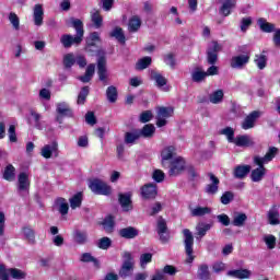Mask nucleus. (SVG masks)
Here are the masks:
<instances>
[{"mask_svg": "<svg viewBox=\"0 0 280 280\" xmlns=\"http://www.w3.org/2000/svg\"><path fill=\"white\" fill-rule=\"evenodd\" d=\"M279 154V149L271 147L265 154V156L256 155L254 156V163L258 167L252 171V180L253 183H260V180H264V176H266V167L265 165H268Z\"/></svg>", "mask_w": 280, "mask_h": 280, "instance_id": "f257e3e1", "label": "nucleus"}, {"mask_svg": "<svg viewBox=\"0 0 280 280\" xmlns=\"http://www.w3.org/2000/svg\"><path fill=\"white\" fill-rule=\"evenodd\" d=\"M72 27H74L77 35H62L60 38V43L63 45L66 49H69L71 45H80L82 39L84 38V23L81 22L80 19H71Z\"/></svg>", "mask_w": 280, "mask_h": 280, "instance_id": "f03ea898", "label": "nucleus"}, {"mask_svg": "<svg viewBox=\"0 0 280 280\" xmlns=\"http://www.w3.org/2000/svg\"><path fill=\"white\" fill-rule=\"evenodd\" d=\"M184 235V245H185V253H186V264H194V234L189 229L183 230Z\"/></svg>", "mask_w": 280, "mask_h": 280, "instance_id": "7ed1b4c3", "label": "nucleus"}, {"mask_svg": "<svg viewBox=\"0 0 280 280\" xmlns=\"http://www.w3.org/2000/svg\"><path fill=\"white\" fill-rule=\"evenodd\" d=\"M89 187L96 196H110L113 194V188L102 179H92Z\"/></svg>", "mask_w": 280, "mask_h": 280, "instance_id": "20e7f679", "label": "nucleus"}, {"mask_svg": "<svg viewBox=\"0 0 280 280\" xmlns=\"http://www.w3.org/2000/svg\"><path fill=\"white\" fill-rule=\"evenodd\" d=\"M174 115V107H159L156 116V126L158 128H163L167 125V119Z\"/></svg>", "mask_w": 280, "mask_h": 280, "instance_id": "39448f33", "label": "nucleus"}, {"mask_svg": "<svg viewBox=\"0 0 280 280\" xmlns=\"http://www.w3.org/2000/svg\"><path fill=\"white\" fill-rule=\"evenodd\" d=\"M124 264L119 271L120 277H130L132 275V269L135 268V260L132 259V254L129 252H125L124 255Z\"/></svg>", "mask_w": 280, "mask_h": 280, "instance_id": "423d86ee", "label": "nucleus"}, {"mask_svg": "<svg viewBox=\"0 0 280 280\" xmlns=\"http://www.w3.org/2000/svg\"><path fill=\"white\" fill-rule=\"evenodd\" d=\"M222 51V46L213 40L208 45L207 49V61L208 65H215L218 62V52Z\"/></svg>", "mask_w": 280, "mask_h": 280, "instance_id": "0eeeda50", "label": "nucleus"}, {"mask_svg": "<svg viewBox=\"0 0 280 280\" xmlns=\"http://www.w3.org/2000/svg\"><path fill=\"white\" fill-rule=\"evenodd\" d=\"M150 79L153 80V82H155V86H158V89H160L161 91H164L165 93L170 91V86H167V79L159 71L151 70Z\"/></svg>", "mask_w": 280, "mask_h": 280, "instance_id": "6e6552de", "label": "nucleus"}, {"mask_svg": "<svg viewBox=\"0 0 280 280\" xmlns=\"http://www.w3.org/2000/svg\"><path fill=\"white\" fill-rule=\"evenodd\" d=\"M30 174L26 172H21L18 175V191L23 196V194H30Z\"/></svg>", "mask_w": 280, "mask_h": 280, "instance_id": "1a4fd4ad", "label": "nucleus"}, {"mask_svg": "<svg viewBox=\"0 0 280 280\" xmlns=\"http://www.w3.org/2000/svg\"><path fill=\"white\" fill-rule=\"evenodd\" d=\"M185 172V159L183 158H175L171 162V168L168 171L170 176H178Z\"/></svg>", "mask_w": 280, "mask_h": 280, "instance_id": "9d476101", "label": "nucleus"}, {"mask_svg": "<svg viewBox=\"0 0 280 280\" xmlns=\"http://www.w3.org/2000/svg\"><path fill=\"white\" fill-rule=\"evenodd\" d=\"M237 8V0H223L219 9L221 16H231L233 10Z\"/></svg>", "mask_w": 280, "mask_h": 280, "instance_id": "9b49d317", "label": "nucleus"}, {"mask_svg": "<svg viewBox=\"0 0 280 280\" xmlns=\"http://www.w3.org/2000/svg\"><path fill=\"white\" fill-rule=\"evenodd\" d=\"M250 60V51H246L244 55L234 56L231 59L232 69H242V67L248 65Z\"/></svg>", "mask_w": 280, "mask_h": 280, "instance_id": "f8f14e48", "label": "nucleus"}, {"mask_svg": "<svg viewBox=\"0 0 280 280\" xmlns=\"http://www.w3.org/2000/svg\"><path fill=\"white\" fill-rule=\"evenodd\" d=\"M176 156V147L167 145L161 151V161L163 167H167V161H172Z\"/></svg>", "mask_w": 280, "mask_h": 280, "instance_id": "ddd939ff", "label": "nucleus"}, {"mask_svg": "<svg viewBox=\"0 0 280 280\" xmlns=\"http://www.w3.org/2000/svg\"><path fill=\"white\" fill-rule=\"evenodd\" d=\"M118 202L124 211H132V192L118 195Z\"/></svg>", "mask_w": 280, "mask_h": 280, "instance_id": "4468645a", "label": "nucleus"}, {"mask_svg": "<svg viewBox=\"0 0 280 280\" xmlns=\"http://www.w3.org/2000/svg\"><path fill=\"white\" fill-rule=\"evenodd\" d=\"M261 113L254 110L247 117H245L244 121L242 122L241 127L243 130H250V128H255V121L259 119Z\"/></svg>", "mask_w": 280, "mask_h": 280, "instance_id": "2eb2a0df", "label": "nucleus"}, {"mask_svg": "<svg viewBox=\"0 0 280 280\" xmlns=\"http://www.w3.org/2000/svg\"><path fill=\"white\" fill-rule=\"evenodd\" d=\"M211 184H208L205 188L206 194H208V196H215V194H218V190L220 189L219 185H220V179H218V177H215V175H213V173L209 174Z\"/></svg>", "mask_w": 280, "mask_h": 280, "instance_id": "dca6fc26", "label": "nucleus"}, {"mask_svg": "<svg viewBox=\"0 0 280 280\" xmlns=\"http://www.w3.org/2000/svg\"><path fill=\"white\" fill-rule=\"evenodd\" d=\"M54 154H58V142L54 141L50 144H45L42 148L40 155L44 159H51Z\"/></svg>", "mask_w": 280, "mask_h": 280, "instance_id": "f3484780", "label": "nucleus"}, {"mask_svg": "<svg viewBox=\"0 0 280 280\" xmlns=\"http://www.w3.org/2000/svg\"><path fill=\"white\" fill-rule=\"evenodd\" d=\"M232 143H235L237 148H253L255 145V141L248 135L237 136Z\"/></svg>", "mask_w": 280, "mask_h": 280, "instance_id": "a211bd4d", "label": "nucleus"}, {"mask_svg": "<svg viewBox=\"0 0 280 280\" xmlns=\"http://www.w3.org/2000/svg\"><path fill=\"white\" fill-rule=\"evenodd\" d=\"M189 211L192 218H205V215H210L211 208L207 206H196L189 207Z\"/></svg>", "mask_w": 280, "mask_h": 280, "instance_id": "6ab92c4d", "label": "nucleus"}, {"mask_svg": "<svg viewBox=\"0 0 280 280\" xmlns=\"http://www.w3.org/2000/svg\"><path fill=\"white\" fill-rule=\"evenodd\" d=\"M250 275H253V272L248 269H234L228 271V277H232V279H250Z\"/></svg>", "mask_w": 280, "mask_h": 280, "instance_id": "aec40b11", "label": "nucleus"}, {"mask_svg": "<svg viewBox=\"0 0 280 280\" xmlns=\"http://www.w3.org/2000/svg\"><path fill=\"white\" fill-rule=\"evenodd\" d=\"M190 75L192 82H196L197 84L207 80V72L201 67L194 68Z\"/></svg>", "mask_w": 280, "mask_h": 280, "instance_id": "412c9836", "label": "nucleus"}, {"mask_svg": "<svg viewBox=\"0 0 280 280\" xmlns=\"http://www.w3.org/2000/svg\"><path fill=\"white\" fill-rule=\"evenodd\" d=\"M156 185L154 184H145L141 188V196L144 197L145 199L156 198Z\"/></svg>", "mask_w": 280, "mask_h": 280, "instance_id": "4be33fe9", "label": "nucleus"}, {"mask_svg": "<svg viewBox=\"0 0 280 280\" xmlns=\"http://www.w3.org/2000/svg\"><path fill=\"white\" fill-rule=\"evenodd\" d=\"M167 232V224L165 223V220L160 219L158 221V234L160 235V240L163 244L170 242V234H165L163 236V233Z\"/></svg>", "mask_w": 280, "mask_h": 280, "instance_id": "5701e85b", "label": "nucleus"}, {"mask_svg": "<svg viewBox=\"0 0 280 280\" xmlns=\"http://www.w3.org/2000/svg\"><path fill=\"white\" fill-rule=\"evenodd\" d=\"M97 73L101 82H106L107 70H106V58L100 57L97 60Z\"/></svg>", "mask_w": 280, "mask_h": 280, "instance_id": "b1692460", "label": "nucleus"}, {"mask_svg": "<svg viewBox=\"0 0 280 280\" xmlns=\"http://www.w3.org/2000/svg\"><path fill=\"white\" fill-rule=\"evenodd\" d=\"M45 14V11L43 10V4H35L33 10V16H34V23L38 27L43 25V16Z\"/></svg>", "mask_w": 280, "mask_h": 280, "instance_id": "393cba45", "label": "nucleus"}, {"mask_svg": "<svg viewBox=\"0 0 280 280\" xmlns=\"http://www.w3.org/2000/svg\"><path fill=\"white\" fill-rule=\"evenodd\" d=\"M269 224H271L272 226H277V224H280V220H279V207L278 206H273L267 214Z\"/></svg>", "mask_w": 280, "mask_h": 280, "instance_id": "a878e982", "label": "nucleus"}, {"mask_svg": "<svg viewBox=\"0 0 280 280\" xmlns=\"http://www.w3.org/2000/svg\"><path fill=\"white\" fill-rule=\"evenodd\" d=\"M119 235L124 237V240H135V237L139 235V231L132 226H128L119 230Z\"/></svg>", "mask_w": 280, "mask_h": 280, "instance_id": "bb28decb", "label": "nucleus"}, {"mask_svg": "<svg viewBox=\"0 0 280 280\" xmlns=\"http://www.w3.org/2000/svg\"><path fill=\"white\" fill-rule=\"evenodd\" d=\"M140 138H141V131H139V129L128 131L125 133V143H127V145H132Z\"/></svg>", "mask_w": 280, "mask_h": 280, "instance_id": "cd10ccee", "label": "nucleus"}, {"mask_svg": "<svg viewBox=\"0 0 280 280\" xmlns=\"http://www.w3.org/2000/svg\"><path fill=\"white\" fill-rule=\"evenodd\" d=\"M250 173V165H238L234 168V178H246Z\"/></svg>", "mask_w": 280, "mask_h": 280, "instance_id": "c85d7f7f", "label": "nucleus"}, {"mask_svg": "<svg viewBox=\"0 0 280 280\" xmlns=\"http://www.w3.org/2000/svg\"><path fill=\"white\" fill-rule=\"evenodd\" d=\"M257 24L261 32H265L266 34H271V32H275V24L269 23L266 19L259 18L257 20Z\"/></svg>", "mask_w": 280, "mask_h": 280, "instance_id": "c756f323", "label": "nucleus"}, {"mask_svg": "<svg viewBox=\"0 0 280 280\" xmlns=\"http://www.w3.org/2000/svg\"><path fill=\"white\" fill-rule=\"evenodd\" d=\"M141 28V18L139 15H133L129 19L128 31L129 32H139Z\"/></svg>", "mask_w": 280, "mask_h": 280, "instance_id": "7c9ffc66", "label": "nucleus"}, {"mask_svg": "<svg viewBox=\"0 0 280 280\" xmlns=\"http://www.w3.org/2000/svg\"><path fill=\"white\" fill-rule=\"evenodd\" d=\"M40 119H43V115L38 114L37 112L31 110V118L28 119V121L31 124H34L37 130H43V122L40 121Z\"/></svg>", "mask_w": 280, "mask_h": 280, "instance_id": "2f4dec72", "label": "nucleus"}, {"mask_svg": "<svg viewBox=\"0 0 280 280\" xmlns=\"http://www.w3.org/2000/svg\"><path fill=\"white\" fill-rule=\"evenodd\" d=\"M3 178L9 183H12L16 178V168H14L12 164L5 166L3 172Z\"/></svg>", "mask_w": 280, "mask_h": 280, "instance_id": "473e14b6", "label": "nucleus"}, {"mask_svg": "<svg viewBox=\"0 0 280 280\" xmlns=\"http://www.w3.org/2000/svg\"><path fill=\"white\" fill-rule=\"evenodd\" d=\"M93 75H95V63L89 65L85 70V74L79 77V80L83 83L91 82Z\"/></svg>", "mask_w": 280, "mask_h": 280, "instance_id": "72a5a7b5", "label": "nucleus"}, {"mask_svg": "<svg viewBox=\"0 0 280 280\" xmlns=\"http://www.w3.org/2000/svg\"><path fill=\"white\" fill-rule=\"evenodd\" d=\"M140 137H144V139H151L154 137V132H156V128L152 124L145 125L141 130H139Z\"/></svg>", "mask_w": 280, "mask_h": 280, "instance_id": "f704fd0d", "label": "nucleus"}, {"mask_svg": "<svg viewBox=\"0 0 280 280\" xmlns=\"http://www.w3.org/2000/svg\"><path fill=\"white\" fill-rule=\"evenodd\" d=\"M254 62L256 67L262 71V69L268 65V56L265 55V51H262V54L255 55Z\"/></svg>", "mask_w": 280, "mask_h": 280, "instance_id": "c9c22d12", "label": "nucleus"}, {"mask_svg": "<svg viewBox=\"0 0 280 280\" xmlns=\"http://www.w3.org/2000/svg\"><path fill=\"white\" fill-rule=\"evenodd\" d=\"M56 207L61 215H67V213H69V203L67 202V199L58 198L56 200Z\"/></svg>", "mask_w": 280, "mask_h": 280, "instance_id": "e433bc0d", "label": "nucleus"}, {"mask_svg": "<svg viewBox=\"0 0 280 280\" xmlns=\"http://www.w3.org/2000/svg\"><path fill=\"white\" fill-rule=\"evenodd\" d=\"M208 231H211V224L209 223L200 222L196 226V232H197V235L199 236V240H202V237L207 235Z\"/></svg>", "mask_w": 280, "mask_h": 280, "instance_id": "4c0bfd02", "label": "nucleus"}, {"mask_svg": "<svg viewBox=\"0 0 280 280\" xmlns=\"http://www.w3.org/2000/svg\"><path fill=\"white\" fill-rule=\"evenodd\" d=\"M57 113L58 115H65L66 117H71L73 115V112H71L69 104H67L66 102L57 104Z\"/></svg>", "mask_w": 280, "mask_h": 280, "instance_id": "58836bf2", "label": "nucleus"}, {"mask_svg": "<svg viewBox=\"0 0 280 280\" xmlns=\"http://www.w3.org/2000/svg\"><path fill=\"white\" fill-rule=\"evenodd\" d=\"M91 21L92 23H94V27L96 30H100V27H102V23H104V19L102 18V15L100 14V11L97 10H93L91 12Z\"/></svg>", "mask_w": 280, "mask_h": 280, "instance_id": "ea45409f", "label": "nucleus"}, {"mask_svg": "<svg viewBox=\"0 0 280 280\" xmlns=\"http://www.w3.org/2000/svg\"><path fill=\"white\" fill-rule=\"evenodd\" d=\"M246 220H248V217L246 213H235L233 217L232 224L233 226H244L246 224Z\"/></svg>", "mask_w": 280, "mask_h": 280, "instance_id": "a19ab883", "label": "nucleus"}, {"mask_svg": "<svg viewBox=\"0 0 280 280\" xmlns=\"http://www.w3.org/2000/svg\"><path fill=\"white\" fill-rule=\"evenodd\" d=\"M224 100V92L222 90H217L212 92L209 96V101L211 104H221V102Z\"/></svg>", "mask_w": 280, "mask_h": 280, "instance_id": "79ce46f5", "label": "nucleus"}, {"mask_svg": "<svg viewBox=\"0 0 280 280\" xmlns=\"http://www.w3.org/2000/svg\"><path fill=\"white\" fill-rule=\"evenodd\" d=\"M152 65V57H144L139 59L136 63L137 71H143V69H148Z\"/></svg>", "mask_w": 280, "mask_h": 280, "instance_id": "37998d69", "label": "nucleus"}, {"mask_svg": "<svg viewBox=\"0 0 280 280\" xmlns=\"http://www.w3.org/2000/svg\"><path fill=\"white\" fill-rule=\"evenodd\" d=\"M9 275L12 279L15 280H23L25 277H27V273L21 269L16 268H9Z\"/></svg>", "mask_w": 280, "mask_h": 280, "instance_id": "c03bdc74", "label": "nucleus"}, {"mask_svg": "<svg viewBox=\"0 0 280 280\" xmlns=\"http://www.w3.org/2000/svg\"><path fill=\"white\" fill-rule=\"evenodd\" d=\"M80 261H83V264H94V266L96 268H100V261L97 260V258L93 257V255H91V253H84L81 255Z\"/></svg>", "mask_w": 280, "mask_h": 280, "instance_id": "a18cd8bd", "label": "nucleus"}, {"mask_svg": "<svg viewBox=\"0 0 280 280\" xmlns=\"http://www.w3.org/2000/svg\"><path fill=\"white\" fill-rule=\"evenodd\" d=\"M71 209H78L82 207V192L75 194L69 199Z\"/></svg>", "mask_w": 280, "mask_h": 280, "instance_id": "49530a36", "label": "nucleus"}, {"mask_svg": "<svg viewBox=\"0 0 280 280\" xmlns=\"http://www.w3.org/2000/svg\"><path fill=\"white\" fill-rule=\"evenodd\" d=\"M9 21L15 32H19L21 30V20L19 19V15H16V13H9Z\"/></svg>", "mask_w": 280, "mask_h": 280, "instance_id": "de8ad7c7", "label": "nucleus"}, {"mask_svg": "<svg viewBox=\"0 0 280 280\" xmlns=\"http://www.w3.org/2000/svg\"><path fill=\"white\" fill-rule=\"evenodd\" d=\"M110 36L116 38V40L122 45L126 43V36L124 35V30H121V27L114 28V31L110 33Z\"/></svg>", "mask_w": 280, "mask_h": 280, "instance_id": "09e8293b", "label": "nucleus"}, {"mask_svg": "<svg viewBox=\"0 0 280 280\" xmlns=\"http://www.w3.org/2000/svg\"><path fill=\"white\" fill-rule=\"evenodd\" d=\"M104 231L106 233H112L113 229L115 226V219L113 217H106L104 221L102 222Z\"/></svg>", "mask_w": 280, "mask_h": 280, "instance_id": "8fccbe9b", "label": "nucleus"}, {"mask_svg": "<svg viewBox=\"0 0 280 280\" xmlns=\"http://www.w3.org/2000/svg\"><path fill=\"white\" fill-rule=\"evenodd\" d=\"M198 277L201 280H209L211 277V273L209 272V266L207 265L199 266Z\"/></svg>", "mask_w": 280, "mask_h": 280, "instance_id": "3c124183", "label": "nucleus"}, {"mask_svg": "<svg viewBox=\"0 0 280 280\" xmlns=\"http://www.w3.org/2000/svg\"><path fill=\"white\" fill-rule=\"evenodd\" d=\"M264 242H265L267 248H269V250H272L275 248V246H277V237L272 234L265 235Z\"/></svg>", "mask_w": 280, "mask_h": 280, "instance_id": "603ef678", "label": "nucleus"}, {"mask_svg": "<svg viewBox=\"0 0 280 280\" xmlns=\"http://www.w3.org/2000/svg\"><path fill=\"white\" fill-rule=\"evenodd\" d=\"M106 96L108 102H110L112 104H114V102H117V88L113 85L108 86L106 90Z\"/></svg>", "mask_w": 280, "mask_h": 280, "instance_id": "864d4df0", "label": "nucleus"}, {"mask_svg": "<svg viewBox=\"0 0 280 280\" xmlns=\"http://www.w3.org/2000/svg\"><path fill=\"white\" fill-rule=\"evenodd\" d=\"M221 135H224L229 141V143H234L235 141V130L231 127H226L221 130Z\"/></svg>", "mask_w": 280, "mask_h": 280, "instance_id": "5fc2aeb1", "label": "nucleus"}, {"mask_svg": "<svg viewBox=\"0 0 280 280\" xmlns=\"http://www.w3.org/2000/svg\"><path fill=\"white\" fill-rule=\"evenodd\" d=\"M113 244V241L105 236L102 237L101 240H98L97 242V246L102 249V250H108V248H110V245Z\"/></svg>", "mask_w": 280, "mask_h": 280, "instance_id": "6e6d98bb", "label": "nucleus"}, {"mask_svg": "<svg viewBox=\"0 0 280 280\" xmlns=\"http://www.w3.org/2000/svg\"><path fill=\"white\" fill-rule=\"evenodd\" d=\"M86 97H89V86H84L81 89L78 95L77 104L79 105L84 104V102H86Z\"/></svg>", "mask_w": 280, "mask_h": 280, "instance_id": "4d7b16f0", "label": "nucleus"}, {"mask_svg": "<svg viewBox=\"0 0 280 280\" xmlns=\"http://www.w3.org/2000/svg\"><path fill=\"white\" fill-rule=\"evenodd\" d=\"M73 240L77 244H86L89 236L86 232H75Z\"/></svg>", "mask_w": 280, "mask_h": 280, "instance_id": "13d9d810", "label": "nucleus"}, {"mask_svg": "<svg viewBox=\"0 0 280 280\" xmlns=\"http://www.w3.org/2000/svg\"><path fill=\"white\" fill-rule=\"evenodd\" d=\"M250 25H253V18L250 16L243 18L241 20V25H240L241 32H247Z\"/></svg>", "mask_w": 280, "mask_h": 280, "instance_id": "bf43d9fd", "label": "nucleus"}, {"mask_svg": "<svg viewBox=\"0 0 280 280\" xmlns=\"http://www.w3.org/2000/svg\"><path fill=\"white\" fill-rule=\"evenodd\" d=\"M63 65L67 69H71L72 65H75V56L73 54H67L63 57Z\"/></svg>", "mask_w": 280, "mask_h": 280, "instance_id": "052dcab7", "label": "nucleus"}, {"mask_svg": "<svg viewBox=\"0 0 280 280\" xmlns=\"http://www.w3.org/2000/svg\"><path fill=\"white\" fill-rule=\"evenodd\" d=\"M95 43H100V33L97 32H93L89 35V37L86 38V44L90 47H93V45H95Z\"/></svg>", "mask_w": 280, "mask_h": 280, "instance_id": "680f3d73", "label": "nucleus"}, {"mask_svg": "<svg viewBox=\"0 0 280 280\" xmlns=\"http://www.w3.org/2000/svg\"><path fill=\"white\" fill-rule=\"evenodd\" d=\"M152 261V253H144L140 256V266L145 268Z\"/></svg>", "mask_w": 280, "mask_h": 280, "instance_id": "e2e57ef3", "label": "nucleus"}, {"mask_svg": "<svg viewBox=\"0 0 280 280\" xmlns=\"http://www.w3.org/2000/svg\"><path fill=\"white\" fill-rule=\"evenodd\" d=\"M233 198H235V195H233L232 191H225L222 196H221V202L222 205H229Z\"/></svg>", "mask_w": 280, "mask_h": 280, "instance_id": "0e129e2a", "label": "nucleus"}, {"mask_svg": "<svg viewBox=\"0 0 280 280\" xmlns=\"http://www.w3.org/2000/svg\"><path fill=\"white\" fill-rule=\"evenodd\" d=\"M164 62H165V65L171 67V69H175V67H176V59H174L173 54L165 55L164 56Z\"/></svg>", "mask_w": 280, "mask_h": 280, "instance_id": "69168bd1", "label": "nucleus"}, {"mask_svg": "<svg viewBox=\"0 0 280 280\" xmlns=\"http://www.w3.org/2000/svg\"><path fill=\"white\" fill-rule=\"evenodd\" d=\"M23 235L26 237V240H28V242L34 243V238L36 237L34 230H32L31 228H24Z\"/></svg>", "mask_w": 280, "mask_h": 280, "instance_id": "338daca9", "label": "nucleus"}, {"mask_svg": "<svg viewBox=\"0 0 280 280\" xmlns=\"http://www.w3.org/2000/svg\"><path fill=\"white\" fill-rule=\"evenodd\" d=\"M10 269L5 268V265L0 264V279L1 280H9Z\"/></svg>", "mask_w": 280, "mask_h": 280, "instance_id": "774afa93", "label": "nucleus"}]
</instances>
